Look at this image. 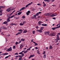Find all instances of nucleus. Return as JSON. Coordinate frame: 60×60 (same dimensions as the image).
<instances>
[{"label":"nucleus","instance_id":"obj_1","mask_svg":"<svg viewBox=\"0 0 60 60\" xmlns=\"http://www.w3.org/2000/svg\"><path fill=\"white\" fill-rule=\"evenodd\" d=\"M59 35H60V33H58L56 35V42H58V41L59 40Z\"/></svg>","mask_w":60,"mask_h":60},{"label":"nucleus","instance_id":"obj_2","mask_svg":"<svg viewBox=\"0 0 60 60\" xmlns=\"http://www.w3.org/2000/svg\"><path fill=\"white\" fill-rule=\"evenodd\" d=\"M14 16H15V15H14L11 16L10 17H9L8 19H7V22L8 23V22H10V19H11V18H13V17H14Z\"/></svg>","mask_w":60,"mask_h":60},{"label":"nucleus","instance_id":"obj_3","mask_svg":"<svg viewBox=\"0 0 60 60\" xmlns=\"http://www.w3.org/2000/svg\"><path fill=\"white\" fill-rule=\"evenodd\" d=\"M50 35L52 36H54L56 35V33L54 32L50 34Z\"/></svg>","mask_w":60,"mask_h":60},{"label":"nucleus","instance_id":"obj_4","mask_svg":"<svg viewBox=\"0 0 60 60\" xmlns=\"http://www.w3.org/2000/svg\"><path fill=\"white\" fill-rule=\"evenodd\" d=\"M12 50V49H11V47L9 48L8 49L6 50V51H10Z\"/></svg>","mask_w":60,"mask_h":60},{"label":"nucleus","instance_id":"obj_5","mask_svg":"<svg viewBox=\"0 0 60 60\" xmlns=\"http://www.w3.org/2000/svg\"><path fill=\"white\" fill-rule=\"evenodd\" d=\"M33 4V2H31L30 3H29L28 4L26 5V7H28V6L29 5H31V4Z\"/></svg>","mask_w":60,"mask_h":60},{"label":"nucleus","instance_id":"obj_6","mask_svg":"<svg viewBox=\"0 0 60 60\" xmlns=\"http://www.w3.org/2000/svg\"><path fill=\"white\" fill-rule=\"evenodd\" d=\"M11 11V8H9L6 10V11H7L8 12H10Z\"/></svg>","mask_w":60,"mask_h":60},{"label":"nucleus","instance_id":"obj_7","mask_svg":"<svg viewBox=\"0 0 60 60\" xmlns=\"http://www.w3.org/2000/svg\"><path fill=\"white\" fill-rule=\"evenodd\" d=\"M45 35H46V34H49V31H47L45 32Z\"/></svg>","mask_w":60,"mask_h":60},{"label":"nucleus","instance_id":"obj_8","mask_svg":"<svg viewBox=\"0 0 60 60\" xmlns=\"http://www.w3.org/2000/svg\"><path fill=\"white\" fill-rule=\"evenodd\" d=\"M5 8V7L4 6H0V10H1V9H2V8Z\"/></svg>","mask_w":60,"mask_h":60},{"label":"nucleus","instance_id":"obj_9","mask_svg":"<svg viewBox=\"0 0 60 60\" xmlns=\"http://www.w3.org/2000/svg\"><path fill=\"white\" fill-rule=\"evenodd\" d=\"M23 47V45H22V44H21L20 46V49H22V47Z\"/></svg>","mask_w":60,"mask_h":60},{"label":"nucleus","instance_id":"obj_10","mask_svg":"<svg viewBox=\"0 0 60 60\" xmlns=\"http://www.w3.org/2000/svg\"><path fill=\"white\" fill-rule=\"evenodd\" d=\"M57 28L56 27H55L54 28H52V29L53 30H55L56 29H57Z\"/></svg>","mask_w":60,"mask_h":60},{"label":"nucleus","instance_id":"obj_11","mask_svg":"<svg viewBox=\"0 0 60 60\" xmlns=\"http://www.w3.org/2000/svg\"><path fill=\"white\" fill-rule=\"evenodd\" d=\"M30 11H28L26 13V14L27 15H29V13H30Z\"/></svg>","mask_w":60,"mask_h":60},{"label":"nucleus","instance_id":"obj_12","mask_svg":"<svg viewBox=\"0 0 60 60\" xmlns=\"http://www.w3.org/2000/svg\"><path fill=\"white\" fill-rule=\"evenodd\" d=\"M44 1L45 2H49V1H51V0H44Z\"/></svg>","mask_w":60,"mask_h":60},{"label":"nucleus","instance_id":"obj_13","mask_svg":"<svg viewBox=\"0 0 60 60\" xmlns=\"http://www.w3.org/2000/svg\"><path fill=\"white\" fill-rule=\"evenodd\" d=\"M42 26H47V25L46 24H42Z\"/></svg>","mask_w":60,"mask_h":60},{"label":"nucleus","instance_id":"obj_14","mask_svg":"<svg viewBox=\"0 0 60 60\" xmlns=\"http://www.w3.org/2000/svg\"><path fill=\"white\" fill-rule=\"evenodd\" d=\"M8 54V53H4L3 55L4 56H5V55H7Z\"/></svg>","mask_w":60,"mask_h":60},{"label":"nucleus","instance_id":"obj_15","mask_svg":"<svg viewBox=\"0 0 60 60\" xmlns=\"http://www.w3.org/2000/svg\"><path fill=\"white\" fill-rule=\"evenodd\" d=\"M16 24H15L14 23H11L10 24V25H11L12 26H13V25H15V26H16Z\"/></svg>","mask_w":60,"mask_h":60},{"label":"nucleus","instance_id":"obj_16","mask_svg":"<svg viewBox=\"0 0 60 60\" xmlns=\"http://www.w3.org/2000/svg\"><path fill=\"white\" fill-rule=\"evenodd\" d=\"M53 15H54V16H56V15H57V13H55L53 14Z\"/></svg>","mask_w":60,"mask_h":60},{"label":"nucleus","instance_id":"obj_17","mask_svg":"<svg viewBox=\"0 0 60 60\" xmlns=\"http://www.w3.org/2000/svg\"><path fill=\"white\" fill-rule=\"evenodd\" d=\"M52 46L50 45L49 46V49H52Z\"/></svg>","mask_w":60,"mask_h":60},{"label":"nucleus","instance_id":"obj_18","mask_svg":"<svg viewBox=\"0 0 60 60\" xmlns=\"http://www.w3.org/2000/svg\"><path fill=\"white\" fill-rule=\"evenodd\" d=\"M4 29V26H2L0 28L1 29Z\"/></svg>","mask_w":60,"mask_h":60},{"label":"nucleus","instance_id":"obj_19","mask_svg":"<svg viewBox=\"0 0 60 60\" xmlns=\"http://www.w3.org/2000/svg\"><path fill=\"white\" fill-rule=\"evenodd\" d=\"M18 56L19 57H21V58H21V59H22V57H23V56L19 55Z\"/></svg>","mask_w":60,"mask_h":60},{"label":"nucleus","instance_id":"obj_20","mask_svg":"<svg viewBox=\"0 0 60 60\" xmlns=\"http://www.w3.org/2000/svg\"><path fill=\"white\" fill-rule=\"evenodd\" d=\"M21 13H22V12H20L18 13V15H20V14H21Z\"/></svg>","mask_w":60,"mask_h":60},{"label":"nucleus","instance_id":"obj_21","mask_svg":"<svg viewBox=\"0 0 60 60\" xmlns=\"http://www.w3.org/2000/svg\"><path fill=\"white\" fill-rule=\"evenodd\" d=\"M34 55H30V57H34Z\"/></svg>","mask_w":60,"mask_h":60},{"label":"nucleus","instance_id":"obj_22","mask_svg":"<svg viewBox=\"0 0 60 60\" xmlns=\"http://www.w3.org/2000/svg\"><path fill=\"white\" fill-rule=\"evenodd\" d=\"M27 32V31L26 30H25L23 31V33H26V32Z\"/></svg>","mask_w":60,"mask_h":60},{"label":"nucleus","instance_id":"obj_23","mask_svg":"<svg viewBox=\"0 0 60 60\" xmlns=\"http://www.w3.org/2000/svg\"><path fill=\"white\" fill-rule=\"evenodd\" d=\"M46 55L45 54L44 55L43 57L44 58H46Z\"/></svg>","mask_w":60,"mask_h":60},{"label":"nucleus","instance_id":"obj_24","mask_svg":"<svg viewBox=\"0 0 60 60\" xmlns=\"http://www.w3.org/2000/svg\"><path fill=\"white\" fill-rule=\"evenodd\" d=\"M43 28H44V27H41L40 28V30H42L43 29Z\"/></svg>","mask_w":60,"mask_h":60},{"label":"nucleus","instance_id":"obj_25","mask_svg":"<svg viewBox=\"0 0 60 60\" xmlns=\"http://www.w3.org/2000/svg\"><path fill=\"white\" fill-rule=\"evenodd\" d=\"M22 10H24V9H26V7H23L22 8Z\"/></svg>","mask_w":60,"mask_h":60},{"label":"nucleus","instance_id":"obj_26","mask_svg":"<svg viewBox=\"0 0 60 60\" xmlns=\"http://www.w3.org/2000/svg\"><path fill=\"white\" fill-rule=\"evenodd\" d=\"M50 16L51 17H54V14H53L52 15H50Z\"/></svg>","mask_w":60,"mask_h":60},{"label":"nucleus","instance_id":"obj_27","mask_svg":"<svg viewBox=\"0 0 60 60\" xmlns=\"http://www.w3.org/2000/svg\"><path fill=\"white\" fill-rule=\"evenodd\" d=\"M23 24H22V22L20 24V26H23Z\"/></svg>","mask_w":60,"mask_h":60},{"label":"nucleus","instance_id":"obj_28","mask_svg":"<svg viewBox=\"0 0 60 60\" xmlns=\"http://www.w3.org/2000/svg\"><path fill=\"white\" fill-rule=\"evenodd\" d=\"M7 23L8 22H7L5 21L4 22V24H7Z\"/></svg>","mask_w":60,"mask_h":60},{"label":"nucleus","instance_id":"obj_29","mask_svg":"<svg viewBox=\"0 0 60 60\" xmlns=\"http://www.w3.org/2000/svg\"><path fill=\"white\" fill-rule=\"evenodd\" d=\"M21 41H25V39H21Z\"/></svg>","mask_w":60,"mask_h":60},{"label":"nucleus","instance_id":"obj_30","mask_svg":"<svg viewBox=\"0 0 60 60\" xmlns=\"http://www.w3.org/2000/svg\"><path fill=\"white\" fill-rule=\"evenodd\" d=\"M42 23V22L41 21H39L38 22L39 24H40V23Z\"/></svg>","mask_w":60,"mask_h":60},{"label":"nucleus","instance_id":"obj_31","mask_svg":"<svg viewBox=\"0 0 60 60\" xmlns=\"http://www.w3.org/2000/svg\"><path fill=\"white\" fill-rule=\"evenodd\" d=\"M34 44H35V46H37V45H38V44H37V43H36L35 42V43H34Z\"/></svg>","mask_w":60,"mask_h":60},{"label":"nucleus","instance_id":"obj_32","mask_svg":"<svg viewBox=\"0 0 60 60\" xmlns=\"http://www.w3.org/2000/svg\"><path fill=\"white\" fill-rule=\"evenodd\" d=\"M42 30H39V32H40V33H42V31H41Z\"/></svg>","mask_w":60,"mask_h":60},{"label":"nucleus","instance_id":"obj_33","mask_svg":"<svg viewBox=\"0 0 60 60\" xmlns=\"http://www.w3.org/2000/svg\"><path fill=\"white\" fill-rule=\"evenodd\" d=\"M52 6L53 7H56V5H52Z\"/></svg>","mask_w":60,"mask_h":60},{"label":"nucleus","instance_id":"obj_34","mask_svg":"<svg viewBox=\"0 0 60 60\" xmlns=\"http://www.w3.org/2000/svg\"><path fill=\"white\" fill-rule=\"evenodd\" d=\"M27 52V50H26L25 51H24V53H26Z\"/></svg>","mask_w":60,"mask_h":60},{"label":"nucleus","instance_id":"obj_35","mask_svg":"<svg viewBox=\"0 0 60 60\" xmlns=\"http://www.w3.org/2000/svg\"><path fill=\"white\" fill-rule=\"evenodd\" d=\"M15 55H18V52H16L14 54Z\"/></svg>","mask_w":60,"mask_h":60},{"label":"nucleus","instance_id":"obj_36","mask_svg":"<svg viewBox=\"0 0 60 60\" xmlns=\"http://www.w3.org/2000/svg\"><path fill=\"white\" fill-rule=\"evenodd\" d=\"M36 15V16H38V15H39V13H37Z\"/></svg>","mask_w":60,"mask_h":60},{"label":"nucleus","instance_id":"obj_37","mask_svg":"<svg viewBox=\"0 0 60 60\" xmlns=\"http://www.w3.org/2000/svg\"><path fill=\"white\" fill-rule=\"evenodd\" d=\"M27 51L29 50V51H30V48L27 49Z\"/></svg>","mask_w":60,"mask_h":60},{"label":"nucleus","instance_id":"obj_38","mask_svg":"<svg viewBox=\"0 0 60 60\" xmlns=\"http://www.w3.org/2000/svg\"><path fill=\"white\" fill-rule=\"evenodd\" d=\"M31 41L32 42H33V43H35V42H34V41H33V40H32Z\"/></svg>","mask_w":60,"mask_h":60},{"label":"nucleus","instance_id":"obj_39","mask_svg":"<svg viewBox=\"0 0 60 60\" xmlns=\"http://www.w3.org/2000/svg\"><path fill=\"white\" fill-rule=\"evenodd\" d=\"M59 27H60V25L56 27V28H59Z\"/></svg>","mask_w":60,"mask_h":60},{"label":"nucleus","instance_id":"obj_40","mask_svg":"<svg viewBox=\"0 0 60 60\" xmlns=\"http://www.w3.org/2000/svg\"><path fill=\"white\" fill-rule=\"evenodd\" d=\"M22 18L23 19H25V17L24 16H22Z\"/></svg>","mask_w":60,"mask_h":60},{"label":"nucleus","instance_id":"obj_41","mask_svg":"<svg viewBox=\"0 0 60 60\" xmlns=\"http://www.w3.org/2000/svg\"><path fill=\"white\" fill-rule=\"evenodd\" d=\"M13 49H15V46H13Z\"/></svg>","mask_w":60,"mask_h":60},{"label":"nucleus","instance_id":"obj_42","mask_svg":"<svg viewBox=\"0 0 60 60\" xmlns=\"http://www.w3.org/2000/svg\"><path fill=\"white\" fill-rule=\"evenodd\" d=\"M22 30L20 29L19 30V32H22Z\"/></svg>","mask_w":60,"mask_h":60},{"label":"nucleus","instance_id":"obj_43","mask_svg":"<svg viewBox=\"0 0 60 60\" xmlns=\"http://www.w3.org/2000/svg\"><path fill=\"white\" fill-rule=\"evenodd\" d=\"M26 23V21H24L23 22V24H25V23Z\"/></svg>","mask_w":60,"mask_h":60},{"label":"nucleus","instance_id":"obj_44","mask_svg":"<svg viewBox=\"0 0 60 60\" xmlns=\"http://www.w3.org/2000/svg\"><path fill=\"white\" fill-rule=\"evenodd\" d=\"M38 54H40V53H39V52L38 51H37V52Z\"/></svg>","mask_w":60,"mask_h":60},{"label":"nucleus","instance_id":"obj_45","mask_svg":"<svg viewBox=\"0 0 60 60\" xmlns=\"http://www.w3.org/2000/svg\"><path fill=\"white\" fill-rule=\"evenodd\" d=\"M18 60H23L21 58H20Z\"/></svg>","mask_w":60,"mask_h":60},{"label":"nucleus","instance_id":"obj_46","mask_svg":"<svg viewBox=\"0 0 60 60\" xmlns=\"http://www.w3.org/2000/svg\"><path fill=\"white\" fill-rule=\"evenodd\" d=\"M1 35H4V34H3V32H2L1 33Z\"/></svg>","mask_w":60,"mask_h":60},{"label":"nucleus","instance_id":"obj_47","mask_svg":"<svg viewBox=\"0 0 60 60\" xmlns=\"http://www.w3.org/2000/svg\"><path fill=\"white\" fill-rule=\"evenodd\" d=\"M18 33L19 34H21V33H22V32H18Z\"/></svg>","mask_w":60,"mask_h":60},{"label":"nucleus","instance_id":"obj_48","mask_svg":"<svg viewBox=\"0 0 60 60\" xmlns=\"http://www.w3.org/2000/svg\"><path fill=\"white\" fill-rule=\"evenodd\" d=\"M35 31L34 30L33 31V34H34V33H35Z\"/></svg>","mask_w":60,"mask_h":60},{"label":"nucleus","instance_id":"obj_49","mask_svg":"<svg viewBox=\"0 0 60 60\" xmlns=\"http://www.w3.org/2000/svg\"><path fill=\"white\" fill-rule=\"evenodd\" d=\"M35 49H38V47H35Z\"/></svg>","mask_w":60,"mask_h":60},{"label":"nucleus","instance_id":"obj_50","mask_svg":"<svg viewBox=\"0 0 60 60\" xmlns=\"http://www.w3.org/2000/svg\"><path fill=\"white\" fill-rule=\"evenodd\" d=\"M46 5V4L45 3L44 4L43 6H45Z\"/></svg>","mask_w":60,"mask_h":60},{"label":"nucleus","instance_id":"obj_51","mask_svg":"<svg viewBox=\"0 0 60 60\" xmlns=\"http://www.w3.org/2000/svg\"><path fill=\"white\" fill-rule=\"evenodd\" d=\"M36 28H37V29H38V26H36Z\"/></svg>","mask_w":60,"mask_h":60},{"label":"nucleus","instance_id":"obj_52","mask_svg":"<svg viewBox=\"0 0 60 60\" xmlns=\"http://www.w3.org/2000/svg\"><path fill=\"white\" fill-rule=\"evenodd\" d=\"M37 5H40V6L41 5V4H40V3L37 4Z\"/></svg>","mask_w":60,"mask_h":60},{"label":"nucleus","instance_id":"obj_53","mask_svg":"<svg viewBox=\"0 0 60 60\" xmlns=\"http://www.w3.org/2000/svg\"><path fill=\"white\" fill-rule=\"evenodd\" d=\"M48 14V15H50V13H47Z\"/></svg>","mask_w":60,"mask_h":60},{"label":"nucleus","instance_id":"obj_54","mask_svg":"<svg viewBox=\"0 0 60 60\" xmlns=\"http://www.w3.org/2000/svg\"><path fill=\"white\" fill-rule=\"evenodd\" d=\"M19 35L18 33H17L16 34H15V35Z\"/></svg>","mask_w":60,"mask_h":60},{"label":"nucleus","instance_id":"obj_55","mask_svg":"<svg viewBox=\"0 0 60 60\" xmlns=\"http://www.w3.org/2000/svg\"><path fill=\"white\" fill-rule=\"evenodd\" d=\"M36 15H33V17H36Z\"/></svg>","mask_w":60,"mask_h":60},{"label":"nucleus","instance_id":"obj_56","mask_svg":"<svg viewBox=\"0 0 60 60\" xmlns=\"http://www.w3.org/2000/svg\"><path fill=\"white\" fill-rule=\"evenodd\" d=\"M8 56H7L5 57V59H6V58H8Z\"/></svg>","mask_w":60,"mask_h":60},{"label":"nucleus","instance_id":"obj_57","mask_svg":"<svg viewBox=\"0 0 60 60\" xmlns=\"http://www.w3.org/2000/svg\"><path fill=\"white\" fill-rule=\"evenodd\" d=\"M22 56H24V53H22Z\"/></svg>","mask_w":60,"mask_h":60},{"label":"nucleus","instance_id":"obj_58","mask_svg":"<svg viewBox=\"0 0 60 60\" xmlns=\"http://www.w3.org/2000/svg\"><path fill=\"white\" fill-rule=\"evenodd\" d=\"M22 52H20L19 53V54H22Z\"/></svg>","mask_w":60,"mask_h":60},{"label":"nucleus","instance_id":"obj_59","mask_svg":"<svg viewBox=\"0 0 60 60\" xmlns=\"http://www.w3.org/2000/svg\"><path fill=\"white\" fill-rule=\"evenodd\" d=\"M15 43H16V45H17V44H18V42H16Z\"/></svg>","mask_w":60,"mask_h":60},{"label":"nucleus","instance_id":"obj_60","mask_svg":"<svg viewBox=\"0 0 60 60\" xmlns=\"http://www.w3.org/2000/svg\"><path fill=\"white\" fill-rule=\"evenodd\" d=\"M2 13V11L0 10V13Z\"/></svg>","mask_w":60,"mask_h":60},{"label":"nucleus","instance_id":"obj_61","mask_svg":"<svg viewBox=\"0 0 60 60\" xmlns=\"http://www.w3.org/2000/svg\"><path fill=\"white\" fill-rule=\"evenodd\" d=\"M22 10V8H21L20 10H19V11H21V10Z\"/></svg>","mask_w":60,"mask_h":60},{"label":"nucleus","instance_id":"obj_62","mask_svg":"<svg viewBox=\"0 0 60 60\" xmlns=\"http://www.w3.org/2000/svg\"><path fill=\"white\" fill-rule=\"evenodd\" d=\"M45 51H44L43 52V54H45Z\"/></svg>","mask_w":60,"mask_h":60},{"label":"nucleus","instance_id":"obj_63","mask_svg":"<svg viewBox=\"0 0 60 60\" xmlns=\"http://www.w3.org/2000/svg\"><path fill=\"white\" fill-rule=\"evenodd\" d=\"M12 13H13L12 12L10 14V15L11 16V14H12Z\"/></svg>","mask_w":60,"mask_h":60},{"label":"nucleus","instance_id":"obj_64","mask_svg":"<svg viewBox=\"0 0 60 60\" xmlns=\"http://www.w3.org/2000/svg\"><path fill=\"white\" fill-rule=\"evenodd\" d=\"M15 10L14 11L12 12V13H13L14 12H15Z\"/></svg>","mask_w":60,"mask_h":60}]
</instances>
